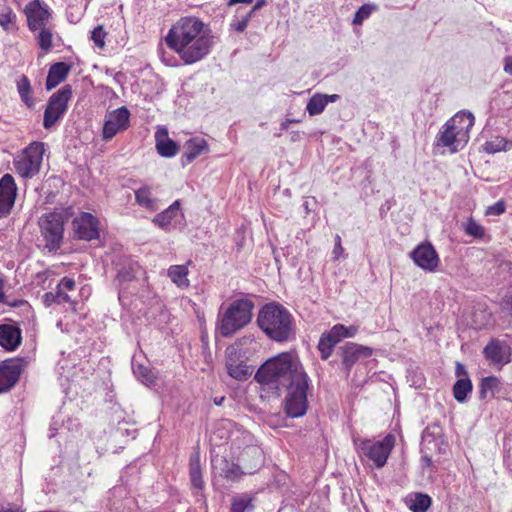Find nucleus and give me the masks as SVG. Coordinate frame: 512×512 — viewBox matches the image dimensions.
<instances>
[{"instance_id": "obj_55", "label": "nucleus", "mask_w": 512, "mask_h": 512, "mask_svg": "<svg viewBox=\"0 0 512 512\" xmlns=\"http://www.w3.org/2000/svg\"><path fill=\"white\" fill-rule=\"evenodd\" d=\"M504 70L506 73L512 75V59H510V58L506 59Z\"/></svg>"}, {"instance_id": "obj_31", "label": "nucleus", "mask_w": 512, "mask_h": 512, "mask_svg": "<svg viewBox=\"0 0 512 512\" xmlns=\"http://www.w3.org/2000/svg\"><path fill=\"white\" fill-rule=\"evenodd\" d=\"M189 472L192 486L197 489H202L204 481L202 479L200 456L198 453L192 455L190 458Z\"/></svg>"}, {"instance_id": "obj_32", "label": "nucleus", "mask_w": 512, "mask_h": 512, "mask_svg": "<svg viewBox=\"0 0 512 512\" xmlns=\"http://www.w3.org/2000/svg\"><path fill=\"white\" fill-rule=\"evenodd\" d=\"M472 382L468 377L459 378L453 385V396L459 403H464L472 392Z\"/></svg>"}, {"instance_id": "obj_54", "label": "nucleus", "mask_w": 512, "mask_h": 512, "mask_svg": "<svg viewBox=\"0 0 512 512\" xmlns=\"http://www.w3.org/2000/svg\"><path fill=\"white\" fill-rule=\"evenodd\" d=\"M299 120L296 119H286L284 122L281 123V130H287L289 126H291V123H298Z\"/></svg>"}, {"instance_id": "obj_53", "label": "nucleus", "mask_w": 512, "mask_h": 512, "mask_svg": "<svg viewBox=\"0 0 512 512\" xmlns=\"http://www.w3.org/2000/svg\"><path fill=\"white\" fill-rule=\"evenodd\" d=\"M265 3H266V0H257L256 4L252 7V9L249 11V13H251V15H253L255 13V11L262 8L265 5Z\"/></svg>"}, {"instance_id": "obj_43", "label": "nucleus", "mask_w": 512, "mask_h": 512, "mask_svg": "<svg viewBox=\"0 0 512 512\" xmlns=\"http://www.w3.org/2000/svg\"><path fill=\"white\" fill-rule=\"evenodd\" d=\"M251 17L252 15L249 12L241 17L235 16L230 23V28L237 32H243L247 28Z\"/></svg>"}, {"instance_id": "obj_5", "label": "nucleus", "mask_w": 512, "mask_h": 512, "mask_svg": "<svg viewBox=\"0 0 512 512\" xmlns=\"http://www.w3.org/2000/svg\"><path fill=\"white\" fill-rule=\"evenodd\" d=\"M254 304L249 299H236L225 310L220 309L216 327L221 336L231 337L248 325L252 319Z\"/></svg>"}, {"instance_id": "obj_59", "label": "nucleus", "mask_w": 512, "mask_h": 512, "mask_svg": "<svg viewBox=\"0 0 512 512\" xmlns=\"http://www.w3.org/2000/svg\"><path fill=\"white\" fill-rule=\"evenodd\" d=\"M74 290H75V289H64V293H67V294H68V292H69V291H74Z\"/></svg>"}, {"instance_id": "obj_46", "label": "nucleus", "mask_w": 512, "mask_h": 512, "mask_svg": "<svg viewBox=\"0 0 512 512\" xmlns=\"http://www.w3.org/2000/svg\"><path fill=\"white\" fill-rule=\"evenodd\" d=\"M343 330V324L334 325L328 332L324 334L328 336L331 342L336 346L343 339V335L341 331Z\"/></svg>"}, {"instance_id": "obj_22", "label": "nucleus", "mask_w": 512, "mask_h": 512, "mask_svg": "<svg viewBox=\"0 0 512 512\" xmlns=\"http://www.w3.org/2000/svg\"><path fill=\"white\" fill-rule=\"evenodd\" d=\"M157 152L163 157H173L178 152L177 144L168 137V131L165 127L158 128L155 133Z\"/></svg>"}, {"instance_id": "obj_58", "label": "nucleus", "mask_w": 512, "mask_h": 512, "mask_svg": "<svg viewBox=\"0 0 512 512\" xmlns=\"http://www.w3.org/2000/svg\"><path fill=\"white\" fill-rule=\"evenodd\" d=\"M224 400H225V398H224V397L215 398V399H214V403H215L217 406H220V405L223 403V401H224Z\"/></svg>"}, {"instance_id": "obj_27", "label": "nucleus", "mask_w": 512, "mask_h": 512, "mask_svg": "<svg viewBox=\"0 0 512 512\" xmlns=\"http://www.w3.org/2000/svg\"><path fill=\"white\" fill-rule=\"evenodd\" d=\"M136 203L142 208L149 211H156L158 209V199L152 195L149 187H141L135 191Z\"/></svg>"}, {"instance_id": "obj_49", "label": "nucleus", "mask_w": 512, "mask_h": 512, "mask_svg": "<svg viewBox=\"0 0 512 512\" xmlns=\"http://www.w3.org/2000/svg\"><path fill=\"white\" fill-rule=\"evenodd\" d=\"M344 253V249L341 244V237L339 235L335 236V245L332 251L333 259L338 260Z\"/></svg>"}, {"instance_id": "obj_37", "label": "nucleus", "mask_w": 512, "mask_h": 512, "mask_svg": "<svg viewBox=\"0 0 512 512\" xmlns=\"http://www.w3.org/2000/svg\"><path fill=\"white\" fill-rule=\"evenodd\" d=\"M133 373L144 385L150 386L155 383L156 376L154 372L148 367L142 364L132 365Z\"/></svg>"}, {"instance_id": "obj_13", "label": "nucleus", "mask_w": 512, "mask_h": 512, "mask_svg": "<svg viewBox=\"0 0 512 512\" xmlns=\"http://www.w3.org/2000/svg\"><path fill=\"white\" fill-rule=\"evenodd\" d=\"M73 229L80 240L91 241L99 237L100 223L97 217L88 212H82L74 218Z\"/></svg>"}, {"instance_id": "obj_4", "label": "nucleus", "mask_w": 512, "mask_h": 512, "mask_svg": "<svg viewBox=\"0 0 512 512\" xmlns=\"http://www.w3.org/2000/svg\"><path fill=\"white\" fill-rule=\"evenodd\" d=\"M474 125L470 112H460L449 119L437 136V145L446 147L451 153L462 149L469 140V131Z\"/></svg>"}, {"instance_id": "obj_6", "label": "nucleus", "mask_w": 512, "mask_h": 512, "mask_svg": "<svg viewBox=\"0 0 512 512\" xmlns=\"http://www.w3.org/2000/svg\"><path fill=\"white\" fill-rule=\"evenodd\" d=\"M260 348L258 342L252 337L245 336L239 339L234 345L226 349V368L228 374L239 381L246 380L251 374L252 369L243 361L237 362L236 355L249 357L251 352H256Z\"/></svg>"}, {"instance_id": "obj_40", "label": "nucleus", "mask_w": 512, "mask_h": 512, "mask_svg": "<svg viewBox=\"0 0 512 512\" xmlns=\"http://www.w3.org/2000/svg\"><path fill=\"white\" fill-rule=\"evenodd\" d=\"M462 228L465 234L475 239H483L485 236V228L473 218H469L466 222L462 223Z\"/></svg>"}, {"instance_id": "obj_3", "label": "nucleus", "mask_w": 512, "mask_h": 512, "mask_svg": "<svg viewBox=\"0 0 512 512\" xmlns=\"http://www.w3.org/2000/svg\"><path fill=\"white\" fill-rule=\"evenodd\" d=\"M259 328L272 340L284 342L293 331V317L281 304L264 305L257 316Z\"/></svg>"}, {"instance_id": "obj_25", "label": "nucleus", "mask_w": 512, "mask_h": 512, "mask_svg": "<svg viewBox=\"0 0 512 512\" xmlns=\"http://www.w3.org/2000/svg\"><path fill=\"white\" fill-rule=\"evenodd\" d=\"M69 71L70 67L64 62H57L53 64L48 71L46 89L52 90L58 84L63 82L68 76Z\"/></svg>"}, {"instance_id": "obj_20", "label": "nucleus", "mask_w": 512, "mask_h": 512, "mask_svg": "<svg viewBox=\"0 0 512 512\" xmlns=\"http://www.w3.org/2000/svg\"><path fill=\"white\" fill-rule=\"evenodd\" d=\"M76 283L74 279L64 277L58 283L55 292H47L43 295L42 300L46 306H50L53 303H72V299L69 294L64 293V289H75Z\"/></svg>"}, {"instance_id": "obj_42", "label": "nucleus", "mask_w": 512, "mask_h": 512, "mask_svg": "<svg viewBox=\"0 0 512 512\" xmlns=\"http://www.w3.org/2000/svg\"><path fill=\"white\" fill-rule=\"evenodd\" d=\"M335 345L331 342V340L326 336L324 333L321 335L319 343H318V350L321 354V358L323 360L328 359L332 352Z\"/></svg>"}, {"instance_id": "obj_8", "label": "nucleus", "mask_w": 512, "mask_h": 512, "mask_svg": "<svg viewBox=\"0 0 512 512\" xmlns=\"http://www.w3.org/2000/svg\"><path fill=\"white\" fill-rule=\"evenodd\" d=\"M65 217L61 212L44 214L39 220L41 235L45 240V248L49 252H56L62 244Z\"/></svg>"}, {"instance_id": "obj_35", "label": "nucleus", "mask_w": 512, "mask_h": 512, "mask_svg": "<svg viewBox=\"0 0 512 512\" xmlns=\"http://www.w3.org/2000/svg\"><path fill=\"white\" fill-rule=\"evenodd\" d=\"M500 388V381L495 376H488L482 379L479 386V397L486 399L490 394L493 396Z\"/></svg>"}, {"instance_id": "obj_11", "label": "nucleus", "mask_w": 512, "mask_h": 512, "mask_svg": "<svg viewBox=\"0 0 512 512\" xmlns=\"http://www.w3.org/2000/svg\"><path fill=\"white\" fill-rule=\"evenodd\" d=\"M71 96V86L65 85L50 97L44 112L43 126L46 129H50L60 118H62L67 110V103Z\"/></svg>"}, {"instance_id": "obj_7", "label": "nucleus", "mask_w": 512, "mask_h": 512, "mask_svg": "<svg viewBox=\"0 0 512 512\" xmlns=\"http://www.w3.org/2000/svg\"><path fill=\"white\" fill-rule=\"evenodd\" d=\"M45 144L43 142H32L13 161L15 171L22 178H32L39 173Z\"/></svg>"}, {"instance_id": "obj_17", "label": "nucleus", "mask_w": 512, "mask_h": 512, "mask_svg": "<svg viewBox=\"0 0 512 512\" xmlns=\"http://www.w3.org/2000/svg\"><path fill=\"white\" fill-rule=\"evenodd\" d=\"M342 366L347 375L350 374L352 367L372 355V349L367 346L349 342L341 347Z\"/></svg>"}, {"instance_id": "obj_23", "label": "nucleus", "mask_w": 512, "mask_h": 512, "mask_svg": "<svg viewBox=\"0 0 512 512\" xmlns=\"http://www.w3.org/2000/svg\"><path fill=\"white\" fill-rule=\"evenodd\" d=\"M340 96L338 94H314L308 101L306 111L310 116L321 114L329 103L336 102Z\"/></svg>"}, {"instance_id": "obj_36", "label": "nucleus", "mask_w": 512, "mask_h": 512, "mask_svg": "<svg viewBox=\"0 0 512 512\" xmlns=\"http://www.w3.org/2000/svg\"><path fill=\"white\" fill-rule=\"evenodd\" d=\"M254 508V498L248 494L238 495L232 501V512H253Z\"/></svg>"}, {"instance_id": "obj_47", "label": "nucleus", "mask_w": 512, "mask_h": 512, "mask_svg": "<svg viewBox=\"0 0 512 512\" xmlns=\"http://www.w3.org/2000/svg\"><path fill=\"white\" fill-rule=\"evenodd\" d=\"M491 322V314L486 312H481L480 314L476 311L474 313V325L475 328L481 329L488 326Z\"/></svg>"}, {"instance_id": "obj_15", "label": "nucleus", "mask_w": 512, "mask_h": 512, "mask_svg": "<svg viewBox=\"0 0 512 512\" xmlns=\"http://www.w3.org/2000/svg\"><path fill=\"white\" fill-rule=\"evenodd\" d=\"M245 455L252 456L254 458L255 461L253 467H248L246 464L240 466L235 463L224 461L225 467L222 469L221 475L227 480L236 481L240 479L243 474H253L262 463L261 452L257 448L251 447L245 450L243 456Z\"/></svg>"}, {"instance_id": "obj_45", "label": "nucleus", "mask_w": 512, "mask_h": 512, "mask_svg": "<svg viewBox=\"0 0 512 512\" xmlns=\"http://www.w3.org/2000/svg\"><path fill=\"white\" fill-rule=\"evenodd\" d=\"M105 36L106 32L100 25L95 27L91 32V39L98 48H103L105 46Z\"/></svg>"}, {"instance_id": "obj_48", "label": "nucleus", "mask_w": 512, "mask_h": 512, "mask_svg": "<svg viewBox=\"0 0 512 512\" xmlns=\"http://www.w3.org/2000/svg\"><path fill=\"white\" fill-rule=\"evenodd\" d=\"M505 211V205L502 201H498L497 203L489 206L486 210L487 215H501Z\"/></svg>"}, {"instance_id": "obj_19", "label": "nucleus", "mask_w": 512, "mask_h": 512, "mask_svg": "<svg viewBox=\"0 0 512 512\" xmlns=\"http://www.w3.org/2000/svg\"><path fill=\"white\" fill-rule=\"evenodd\" d=\"M17 195V187L14 178L5 174L0 179V218L10 213Z\"/></svg>"}, {"instance_id": "obj_1", "label": "nucleus", "mask_w": 512, "mask_h": 512, "mask_svg": "<svg viewBox=\"0 0 512 512\" xmlns=\"http://www.w3.org/2000/svg\"><path fill=\"white\" fill-rule=\"evenodd\" d=\"M164 42L185 65H192L203 60L211 52L213 35L209 24L200 18L182 16L171 25Z\"/></svg>"}, {"instance_id": "obj_51", "label": "nucleus", "mask_w": 512, "mask_h": 512, "mask_svg": "<svg viewBox=\"0 0 512 512\" xmlns=\"http://www.w3.org/2000/svg\"><path fill=\"white\" fill-rule=\"evenodd\" d=\"M358 328L356 326H345L343 325V330L341 331L343 338H351L356 335Z\"/></svg>"}, {"instance_id": "obj_21", "label": "nucleus", "mask_w": 512, "mask_h": 512, "mask_svg": "<svg viewBox=\"0 0 512 512\" xmlns=\"http://www.w3.org/2000/svg\"><path fill=\"white\" fill-rule=\"evenodd\" d=\"M483 353L487 360L496 365L503 366L510 361L508 348L497 339L489 342Z\"/></svg>"}, {"instance_id": "obj_28", "label": "nucleus", "mask_w": 512, "mask_h": 512, "mask_svg": "<svg viewBox=\"0 0 512 512\" xmlns=\"http://www.w3.org/2000/svg\"><path fill=\"white\" fill-rule=\"evenodd\" d=\"M188 267L186 265H172L168 269V277L179 288H187L190 285L188 279Z\"/></svg>"}, {"instance_id": "obj_38", "label": "nucleus", "mask_w": 512, "mask_h": 512, "mask_svg": "<svg viewBox=\"0 0 512 512\" xmlns=\"http://www.w3.org/2000/svg\"><path fill=\"white\" fill-rule=\"evenodd\" d=\"M16 14L10 7L0 10V26L7 32L16 30Z\"/></svg>"}, {"instance_id": "obj_57", "label": "nucleus", "mask_w": 512, "mask_h": 512, "mask_svg": "<svg viewBox=\"0 0 512 512\" xmlns=\"http://www.w3.org/2000/svg\"><path fill=\"white\" fill-rule=\"evenodd\" d=\"M300 139H301L300 132L296 131V132H292L291 133V140L292 141H299Z\"/></svg>"}, {"instance_id": "obj_2", "label": "nucleus", "mask_w": 512, "mask_h": 512, "mask_svg": "<svg viewBox=\"0 0 512 512\" xmlns=\"http://www.w3.org/2000/svg\"><path fill=\"white\" fill-rule=\"evenodd\" d=\"M306 372L299 359L291 353H281L263 363L255 380L264 390L278 393L281 388L303 379Z\"/></svg>"}, {"instance_id": "obj_44", "label": "nucleus", "mask_w": 512, "mask_h": 512, "mask_svg": "<svg viewBox=\"0 0 512 512\" xmlns=\"http://www.w3.org/2000/svg\"><path fill=\"white\" fill-rule=\"evenodd\" d=\"M375 9L374 5L370 4H364L362 5L358 11L354 15L353 23L356 25L362 24V22L366 19H368L372 13V11Z\"/></svg>"}, {"instance_id": "obj_16", "label": "nucleus", "mask_w": 512, "mask_h": 512, "mask_svg": "<svg viewBox=\"0 0 512 512\" xmlns=\"http://www.w3.org/2000/svg\"><path fill=\"white\" fill-rule=\"evenodd\" d=\"M24 365V360L18 358L0 363V394L10 390L18 382Z\"/></svg>"}, {"instance_id": "obj_14", "label": "nucleus", "mask_w": 512, "mask_h": 512, "mask_svg": "<svg viewBox=\"0 0 512 512\" xmlns=\"http://www.w3.org/2000/svg\"><path fill=\"white\" fill-rule=\"evenodd\" d=\"M129 118L130 112L125 106L109 112L103 126V139L111 140L118 132L126 130L129 126Z\"/></svg>"}, {"instance_id": "obj_30", "label": "nucleus", "mask_w": 512, "mask_h": 512, "mask_svg": "<svg viewBox=\"0 0 512 512\" xmlns=\"http://www.w3.org/2000/svg\"><path fill=\"white\" fill-rule=\"evenodd\" d=\"M205 150H207L206 141L202 138H194L186 143L183 157H185L188 162H192Z\"/></svg>"}, {"instance_id": "obj_10", "label": "nucleus", "mask_w": 512, "mask_h": 512, "mask_svg": "<svg viewBox=\"0 0 512 512\" xmlns=\"http://www.w3.org/2000/svg\"><path fill=\"white\" fill-rule=\"evenodd\" d=\"M394 436L387 435L380 441L361 440L357 449L362 457L372 461L377 468L383 467L394 447Z\"/></svg>"}, {"instance_id": "obj_41", "label": "nucleus", "mask_w": 512, "mask_h": 512, "mask_svg": "<svg viewBox=\"0 0 512 512\" xmlns=\"http://www.w3.org/2000/svg\"><path fill=\"white\" fill-rule=\"evenodd\" d=\"M39 33L36 36L37 43L39 47L44 50L48 51L52 47V32L49 28L46 26L38 28Z\"/></svg>"}, {"instance_id": "obj_12", "label": "nucleus", "mask_w": 512, "mask_h": 512, "mask_svg": "<svg viewBox=\"0 0 512 512\" xmlns=\"http://www.w3.org/2000/svg\"><path fill=\"white\" fill-rule=\"evenodd\" d=\"M410 257L416 266L426 272H435L440 264L438 253L430 242L417 245L410 252Z\"/></svg>"}, {"instance_id": "obj_9", "label": "nucleus", "mask_w": 512, "mask_h": 512, "mask_svg": "<svg viewBox=\"0 0 512 512\" xmlns=\"http://www.w3.org/2000/svg\"><path fill=\"white\" fill-rule=\"evenodd\" d=\"M309 386L308 375H304L302 380L294 381L286 386L287 395L285 397L284 409L288 416L296 418L303 416L308 407L307 390Z\"/></svg>"}, {"instance_id": "obj_52", "label": "nucleus", "mask_w": 512, "mask_h": 512, "mask_svg": "<svg viewBox=\"0 0 512 512\" xmlns=\"http://www.w3.org/2000/svg\"><path fill=\"white\" fill-rule=\"evenodd\" d=\"M455 374L459 378L467 377V370L465 366L459 362L456 363Z\"/></svg>"}, {"instance_id": "obj_18", "label": "nucleus", "mask_w": 512, "mask_h": 512, "mask_svg": "<svg viewBox=\"0 0 512 512\" xmlns=\"http://www.w3.org/2000/svg\"><path fill=\"white\" fill-rule=\"evenodd\" d=\"M25 14L28 27L33 32L37 31L40 27L46 26L51 16L48 6L39 0H33L28 3L25 7Z\"/></svg>"}, {"instance_id": "obj_29", "label": "nucleus", "mask_w": 512, "mask_h": 512, "mask_svg": "<svg viewBox=\"0 0 512 512\" xmlns=\"http://www.w3.org/2000/svg\"><path fill=\"white\" fill-rule=\"evenodd\" d=\"M431 503V497L423 493H415L406 498V504L413 512H426Z\"/></svg>"}, {"instance_id": "obj_33", "label": "nucleus", "mask_w": 512, "mask_h": 512, "mask_svg": "<svg viewBox=\"0 0 512 512\" xmlns=\"http://www.w3.org/2000/svg\"><path fill=\"white\" fill-rule=\"evenodd\" d=\"M139 268L140 267L137 262H126L117 272L116 280L118 281L119 285L132 281L135 278Z\"/></svg>"}, {"instance_id": "obj_60", "label": "nucleus", "mask_w": 512, "mask_h": 512, "mask_svg": "<svg viewBox=\"0 0 512 512\" xmlns=\"http://www.w3.org/2000/svg\"><path fill=\"white\" fill-rule=\"evenodd\" d=\"M226 424H227L226 422H222V423H221V426H222L223 428H226Z\"/></svg>"}, {"instance_id": "obj_50", "label": "nucleus", "mask_w": 512, "mask_h": 512, "mask_svg": "<svg viewBox=\"0 0 512 512\" xmlns=\"http://www.w3.org/2000/svg\"><path fill=\"white\" fill-rule=\"evenodd\" d=\"M501 306L504 312L512 316V295H506Z\"/></svg>"}, {"instance_id": "obj_24", "label": "nucleus", "mask_w": 512, "mask_h": 512, "mask_svg": "<svg viewBox=\"0 0 512 512\" xmlns=\"http://www.w3.org/2000/svg\"><path fill=\"white\" fill-rule=\"evenodd\" d=\"M21 342L20 330L9 324L0 325V346L7 350H14Z\"/></svg>"}, {"instance_id": "obj_34", "label": "nucleus", "mask_w": 512, "mask_h": 512, "mask_svg": "<svg viewBox=\"0 0 512 512\" xmlns=\"http://www.w3.org/2000/svg\"><path fill=\"white\" fill-rule=\"evenodd\" d=\"M512 148V142L508 141L504 137L496 136L486 141L483 145L485 152L489 154L498 153L501 151H507Z\"/></svg>"}, {"instance_id": "obj_26", "label": "nucleus", "mask_w": 512, "mask_h": 512, "mask_svg": "<svg viewBox=\"0 0 512 512\" xmlns=\"http://www.w3.org/2000/svg\"><path fill=\"white\" fill-rule=\"evenodd\" d=\"M181 203L180 200L174 201L167 209L162 211L161 213L157 214L155 218L153 219V222L161 227L162 229H165L168 227L172 221L181 214Z\"/></svg>"}, {"instance_id": "obj_56", "label": "nucleus", "mask_w": 512, "mask_h": 512, "mask_svg": "<svg viewBox=\"0 0 512 512\" xmlns=\"http://www.w3.org/2000/svg\"><path fill=\"white\" fill-rule=\"evenodd\" d=\"M253 0H229L228 6H233L238 3H245V4H251Z\"/></svg>"}, {"instance_id": "obj_61", "label": "nucleus", "mask_w": 512, "mask_h": 512, "mask_svg": "<svg viewBox=\"0 0 512 512\" xmlns=\"http://www.w3.org/2000/svg\"><path fill=\"white\" fill-rule=\"evenodd\" d=\"M425 461L429 464L431 462V459L425 458Z\"/></svg>"}, {"instance_id": "obj_39", "label": "nucleus", "mask_w": 512, "mask_h": 512, "mask_svg": "<svg viewBox=\"0 0 512 512\" xmlns=\"http://www.w3.org/2000/svg\"><path fill=\"white\" fill-rule=\"evenodd\" d=\"M17 90H18V93H19L22 101L26 105L32 106L33 100L30 95L31 94V85H30V81H29L28 77H26L25 75H22L17 80Z\"/></svg>"}]
</instances>
